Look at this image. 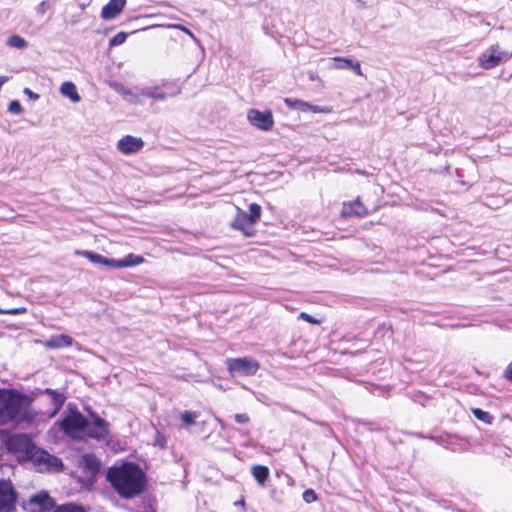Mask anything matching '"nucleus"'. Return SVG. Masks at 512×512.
I'll return each mask as SVG.
<instances>
[{
    "instance_id": "nucleus-1",
    "label": "nucleus",
    "mask_w": 512,
    "mask_h": 512,
    "mask_svg": "<svg viewBox=\"0 0 512 512\" xmlns=\"http://www.w3.org/2000/svg\"><path fill=\"white\" fill-rule=\"evenodd\" d=\"M32 399L15 390L0 391V426L25 422L36 423L38 413L32 406Z\"/></svg>"
},
{
    "instance_id": "nucleus-2",
    "label": "nucleus",
    "mask_w": 512,
    "mask_h": 512,
    "mask_svg": "<svg viewBox=\"0 0 512 512\" xmlns=\"http://www.w3.org/2000/svg\"><path fill=\"white\" fill-rule=\"evenodd\" d=\"M107 478L114 489L123 497H134L143 490L144 474L133 463L111 467L107 473Z\"/></svg>"
},
{
    "instance_id": "nucleus-3",
    "label": "nucleus",
    "mask_w": 512,
    "mask_h": 512,
    "mask_svg": "<svg viewBox=\"0 0 512 512\" xmlns=\"http://www.w3.org/2000/svg\"><path fill=\"white\" fill-rule=\"evenodd\" d=\"M9 452L15 454L19 460L28 461L36 449L32 439L27 434H14L5 442Z\"/></svg>"
},
{
    "instance_id": "nucleus-4",
    "label": "nucleus",
    "mask_w": 512,
    "mask_h": 512,
    "mask_svg": "<svg viewBox=\"0 0 512 512\" xmlns=\"http://www.w3.org/2000/svg\"><path fill=\"white\" fill-rule=\"evenodd\" d=\"M41 398L46 404L50 405V408L45 411L37 412L38 417L36 423L41 419L46 421L55 417L66 401V395L62 391L53 389H45L41 393Z\"/></svg>"
},
{
    "instance_id": "nucleus-5",
    "label": "nucleus",
    "mask_w": 512,
    "mask_h": 512,
    "mask_svg": "<svg viewBox=\"0 0 512 512\" xmlns=\"http://www.w3.org/2000/svg\"><path fill=\"white\" fill-rule=\"evenodd\" d=\"M57 424L70 437L81 438L85 433L86 418L81 413L71 410Z\"/></svg>"
},
{
    "instance_id": "nucleus-6",
    "label": "nucleus",
    "mask_w": 512,
    "mask_h": 512,
    "mask_svg": "<svg viewBox=\"0 0 512 512\" xmlns=\"http://www.w3.org/2000/svg\"><path fill=\"white\" fill-rule=\"evenodd\" d=\"M225 363L232 376H253L257 373L260 367L257 360L248 357L228 358Z\"/></svg>"
},
{
    "instance_id": "nucleus-7",
    "label": "nucleus",
    "mask_w": 512,
    "mask_h": 512,
    "mask_svg": "<svg viewBox=\"0 0 512 512\" xmlns=\"http://www.w3.org/2000/svg\"><path fill=\"white\" fill-rule=\"evenodd\" d=\"M28 461H31L40 472L59 471L63 467L59 458L37 447Z\"/></svg>"
},
{
    "instance_id": "nucleus-8",
    "label": "nucleus",
    "mask_w": 512,
    "mask_h": 512,
    "mask_svg": "<svg viewBox=\"0 0 512 512\" xmlns=\"http://www.w3.org/2000/svg\"><path fill=\"white\" fill-rule=\"evenodd\" d=\"M510 54L500 49L499 45H493L487 48L478 57V65L483 69H492L501 62L507 61Z\"/></svg>"
},
{
    "instance_id": "nucleus-9",
    "label": "nucleus",
    "mask_w": 512,
    "mask_h": 512,
    "mask_svg": "<svg viewBox=\"0 0 512 512\" xmlns=\"http://www.w3.org/2000/svg\"><path fill=\"white\" fill-rule=\"evenodd\" d=\"M109 435V424L97 415L91 416V421L86 419L84 436L94 439H106Z\"/></svg>"
},
{
    "instance_id": "nucleus-10",
    "label": "nucleus",
    "mask_w": 512,
    "mask_h": 512,
    "mask_svg": "<svg viewBox=\"0 0 512 512\" xmlns=\"http://www.w3.org/2000/svg\"><path fill=\"white\" fill-rule=\"evenodd\" d=\"M247 118L251 125L263 131L271 130L274 125L273 116L270 111L250 109L247 113Z\"/></svg>"
},
{
    "instance_id": "nucleus-11",
    "label": "nucleus",
    "mask_w": 512,
    "mask_h": 512,
    "mask_svg": "<svg viewBox=\"0 0 512 512\" xmlns=\"http://www.w3.org/2000/svg\"><path fill=\"white\" fill-rule=\"evenodd\" d=\"M52 506V499L46 492H40L29 498L24 503V508L29 512H42L50 509Z\"/></svg>"
},
{
    "instance_id": "nucleus-12",
    "label": "nucleus",
    "mask_w": 512,
    "mask_h": 512,
    "mask_svg": "<svg viewBox=\"0 0 512 512\" xmlns=\"http://www.w3.org/2000/svg\"><path fill=\"white\" fill-rule=\"evenodd\" d=\"M15 503V493L12 484L5 480H0V510L9 512Z\"/></svg>"
},
{
    "instance_id": "nucleus-13",
    "label": "nucleus",
    "mask_w": 512,
    "mask_h": 512,
    "mask_svg": "<svg viewBox=\"0 0 512 512\" xmlns=\"http://www.w3.org/2000/svg\"><path fill=\"white\" fill-rule=\"evenodd\" d=\"M144 146V142L141 138L126 135L122 137L118 143L117 148L123 154H132L140 151Z\"/></svg>"
},
{
    "instance_id": "nucleus-14",
    "label": "nucleus",
    "mask_w": 512,
    "mask_h": 512,
    "mask_svg": "<svg viewBox=\"0 0 512 512\" xmlns=\"http://www.w3.org/2000/svg\"><path fill=\"white\" fill-rule=\"evenodd\" d=\"M333 63L330 68L335 70H345L350 69L354 71L355 74L362 76L363 72L361 69V65L358 61H354L353 59L346 57H334L332 58Z\"/></svg>"
},
{
    "instance_id": "nucleus-15",
    "label": "nucleus",
    "mask_w": 512,
    "mask_h": 512,
    "mask_svg": "<svg viewBox=\"0 0 512 512\" xmlns=\"http://www.w3.org/2000/svg\"><path fill=\"white\" fill-rule=\"evenodd\" d=\"M125 5L126 0H109V2L102 8L101 17L104 20H112L121 14Z\"/></svg>"
},
{
    "instance_id": "nucleus-16",
    "label": "nucleus",
    "mask_w": 512,
    "mask_h": 512,
    "mask_svg": "<svg viewBox=\"0 0 512 512\" xmlns=\"http://www.w3.org/2000/svg\"><path fill=\"white\" fill-rule=\"evenodd\" d=\"M75 254L78 256L85 257L93 264L103 265L108 268L115 269V259L107 258L100 254L87 250H76Z\"/></svg>"
},
{
    "instance_id": "nucleus-17",
    "label": "nucleus",
    "mask_w": 512,
    "mask_h": 512,
    "mask_svg": "<svg viewBox=\"0 0 512 512\" xmlns=\"http://www.w3.org/2000/svg\"><path fill=\"white\" fill-rule=\"evenodd\" d=\"M254 223L248 217L246 212L238 210V213L233 221V227L243 231L246 235L251 234L252 226Z\"/></svg>"
},
{
    "instance_id": "nucleus-18",
    "label": "nucleus",
    "mask_w": 512,
    "mask_h": 512,
    "mask_svg": "<svg viewBox=\"0 0 512 512\" xmlns=\"http://www.w3.org/2000/svg\"><path fill=\"white\" fill-rule=\"evenodd\" d=\"M342 214L344 216H363L367 214V209L357 199L349 203H344Z\"/></svg>"
},
{
    "instance_id": "nucleus-19",
    "label": "nucleus",
    "mask_w": 512,
    "mask_h": 512,
    "mask_svg": "<svg viewBox=\"0 0 512 512\" xmlns=\"http://www.w3.org/2000/svg\"><path fill=\"white\" fill-rule=\"evenodd\" d=\"M73 344V339L66 334H60L50 337L45 341V346L48 348H62L68 347Z\"/></svg>"
},
{
    "instance_id": "nucleus-20",
    "label": "nucleus",
    "mask_w": 512,
    "mask_h": 512,
    "mask_svg": "<svg viewBox=\"0 0 512 512\" xmlns=\"http://www.w3.org/2000/svg\"><path fill=\"white\" fill-rule=\"evenodd\" d=\"M144 262V258L141 255H136L133 253H130L126 255L123 259L116 260L115 259V269L120 268H128L140 265Z\"/></svg>"
},
{
    "instance_id": "nucleus-21",
    "label": "nucleus",
    "mask_w": 512,
    "mask_h": 512,
    "mask_svg": "<svg viewBox=\"0 0 512 512\" xmlns=\"http://www.w3.org/2000/svg\"><path fill=\"white\" fill-rule=\"evenodd\" d=\"M60 93L71 100L73 103H78L81 100L76 86L73 82L66 81L60 86Z\"/></svg>"
},
{
    "instance_id": "nucleus-22",
    "label": "nucleus",
    "mask_w": 512,
    "mask_h": 512,
    "mask_svg": "<svg viewBox=\"0 0 512 512\" xmlns=\"http://www.w3.org/2000/svg\"><path fill=\"white\" fill-rule=\"evenodd\" d=\"M139 95L158 101H164L167 99V94L163 92L159 86L145 87L140 90Z\"/></svg>"
},
{
    "instance_id": "nucleus-23",
    "label": "nucleus",
    "mask_w": 512,
    "mask_h": 512,
    "mask_svg": "<svg viewBox=\"0 0 512 512\" xmlns=\"http://www.w3.org/2000/svg\"><path fill=\"white\" fill-rule=\"evenodd\" d=\"M251 473L260 486L265 485V483L268 480L269 475H270V471H269L268 467H266L264 465L252 466Z\"/></svg>"
},
{
    "instance_id": "nucleus-24",
    "label": "nucleus",
    "mask_w": 512,
    "mask_h": 512,
    "mask_svg": "<svg viewBox=\"0 0 512 512\" xmlns=\"http://www.w3.org/2000/svg\"><path fill=\"white\" fill-rule=\"evenodd\" d=\"M81 465L92 474L96 473L100 467L98 459L93 454L83 455Z\"/></svg>"
},
{
    "instance_id": "nucleus-25",
    "label": "nucleus",
    "mask_w": 512,
    "mask_h": 512,
    "mask_svg": "<svg viewBox=\"0 0 512 512\" xmlns=\"http://www.w3.org/2000/svg\"><path fill=\"white\" fill-rule=\"evenodd\" d=\"M115 90L120 93L122 96H124L128 101H130L133 104H141V100L139 98V94L132 93L129 89H126L125 87L121 85H115Z\"/></svg>"
},
{
    "instance_id": "nucleus-26",
    "label": "nucleus",
    "mask_w": 512,
    "mask_h": 512,
    "mask_svg": "<svg viewBox=\"0 0 512 512\" xmlns=\"http://www.w3.org/2000/svg\"><path fill=\"white\" fill-rule=\"evenodd\" d=\"M284 102L289 108L300 110L302 112L308 111V107H309L308 102H304L302 100L292 99V98H285Z\"/></svg>"
},
{
    "instance_id": "nucleus-27",
    "label": "nucleus",
    "mask_w": 512,
    "mask_h": 512,
    "mask_svg": "<svg viewBox=\"0 0 512 512\" xmlns=\"http://www.w3.org/2000/svg\"><path fill=\"white\" fill-rule=\"evenodd\" d=\"M54 512H86L85 509L78 504L68 503L58 506Z\"/></svg>"
},
{
    "instance_id": "nucleus-28",
    "label": "nucleus",
    "mask_w": 512,
    "mask_h": 512,
    "mask_svg": "<svg viewBox=\"0 0 512 512\" xmlns=\"http://www.w3.org/2000/svg\"><path fill=\"white\" fill-rule=\"evenodd\" d=\"M472 413L473 415L480 421L486 423V424H491L492 423V420H493V416L490 415V413L486 412V411H483L479 408H473L472 409Z\"/></svg>"
},
{
    "instance_id": "nucleus-29",
    "label": "nucleus",
    "mask_w": 512,
    "mask_h": 512,
    "mask_svg": "<svg viewBox=\"0 0 512 512\" xmlns=\"http://www.w3.org/2000/svg\"><path fill=\"white\" fill-rule=\"evenodd\" d=\"M7 44L10 47H14V48H18V49H23L27 46L26 40L19 35H13V36L9 37Z\"/></svg>"
},
{
    "instance_id": "nucleus-30",
    "label": "nucleus",
    "mask_w": 512,
    "mask_h": 512,
    "mask_svg": "<svg viewBox=\"0 0 512 512\" xmlns=\"http://www.w3.org/2000/svg\"><path fill=\"white\" fill-rule=\"evenodd\" d=\"M260 216H261V207L256 203L250 204L248 217L251 218V220L254 224L257 222V220L260 218Z\"/></svg>"
},
{
    "instance_id": "nucleus-31",
    "label": "nucleus",
    "mask_w": 512,
    "mask_h": 512,
    "mask_svg": "<svg viewBox=\"0 0 512 512\" xmlns=\"http://www.w3.org/2000/svg\"><path fill=\"white\" fill-rule=\"evenodd\" d=\"M127 39V33L119 32L109 41L111 47L123 44Z\"/></svg>"
},
{
    "instance_id": "nucleus-32",
    "label": "nucleus",
    "mask_w": 512,
    "mask_h": 512,
    "mask_svg": "<svg viewBox=\"0 0 512 512\" xmlns=\"http://www.w3.org/2000/svg\"><path fill=\"white\" fill-rule=\"evenodd\" d=\"M166 27L178 29V30L182 31L183 33L187 34L189 37H191L195 42H198V39L194 36V34L188 28H186L185 26H183L181 24H170V25H167Z\"/></svg>"
},
{
    "instance_id": "nucleus-33",
    "label": "nucleus",
    "mask_w": 512,
    "mask_h": 512,
    "mask_svg": "<svg viewBox=\"0 0 512 512\" xmlns=\"http://www.w3.org/2000/svg\"><path fill=\"white\" fill-rule=\"evenodd\" d=\"M8 111L12 114L19 115L22 113L23 109L19 101L13 100L9 103Z\"/></svg>"
},
{
    "instance_id": "nucleus-34",
    "label": "nucleus",
    "mask_w": 512,
    "mask_h": 512,
    "mask_svg": "<svg viewBox=\"0 0 512 512\" xmlns=\"http://www.w3.org/2000/svg\"><path fill=\"white\" fill-rule=\"evenodd\" d=\"M308 111H311L313 113H321V114H327L332 111L330 107L327 106H317L309 104Z\"/></svg>"
},
{
    "instance_id": "nucleus-35",
    "label": "nucleus",
    "mask_w": 512,
    "mask_h": 512,
    "mask_svg": "<svg viewBox=\"0 0 512 512\" xmlns=\"http://www.w3.org/2000/svg\"><path fill=\"white\" fill-rule=\"evenodd\" d=\"M197 418V414L196 413H193V412H189V411H185L184 413H182L181 415V419L182 421L187 424V425H191L195 422V419Z\"/></svg>"
},
{
    "instance_id": "nucleus-36",
    "label": "nucleus",
    "mask_w": 512,
    "mask_h": 512,
    "mask_svg": "<svg viewBox=\"0 0 512 512\" xmlns=\"http://www.w3.org/2000/svg\"><path fill=\"white\" fill-rule=\"evenodd\" d=\"M50 8V2L48 0H44L36 7V13L38 15H44Z\"/></svg>"
},
{
    "instance_id": "nucleus-37",
    "label": "nucleus",
    "mask_w": 512,
    "mask_h": 512,
    "mask_svg": "<svg viewBox=\"0 0 512 512\" xmlns=\"http://www.w3.org/2000/svg\"><path fill=\"white\" fill-rule=\"evenodd\" d=\"M316 499H317L316 493L312 489H307L304 491L303 500L306 503H312V502L316 501Z\"/></svg>"
},
{
    "instance_id": "nucleus-38",
    "label": "nucleus",
    "mask_w": 512,
    "mask_h": 512,
    "mask_svg": "<svg viewBox=\"0 0 512 512\" xmlns=\"http://www.w3.org/2000/svg\"><path fill=\"white\" fill-rule=\"evenodd\" d=\"M155 445L161 447V448H164L166 446V443H167V440H166V437L161 434L160 432H157L156 433V436H155Z\"/></svg>"
},
{
    "instance_id": "nucleus-39",
    "label": "nucleus",
    "mask_w": 512,
    "mask_h": 512,
    "mask_svg": "<svg viewBox=\"0 0 512 512\" xmlns=\"http://www.w3.org/2000/svg\"><path fill=\"white\" fill-rule=\"evenodd\" d=\"M234 419L239 424H246L250 420L249 416L245 413L235 414Z\"/></svg>"
},
{
    "instance_id": "nucleus-40",
    "label": "nucleus",
    "mask_w": 512,
    "mask_h": 512,
    "mask_svg": "<svg viewBox=\"0 0 512 512\" xmlns=\"http://www.w3.org/2000/svg\"><path fill=\"white\" fill-rule=\"evenodd\" d=\"M300 318L309 322V323H312V324H318L319 321L316 320L315 318H313L311 315L305 313V312H302L300 313Z\"/></svg>"
},
{
    "instance_id": "nucleus-41",
    "label": "nucleus",
    "mask_w": 512,
    "mask_h": 512,
    "mask_svg": "<svg viewBox=\"0 0 512 512\" xmlns=\"http://www.w3.org/2000/svg\"><path fill=\"white\" fill-rule=\"evenodd\" d=\"M24 94L27 95L31 100H38L40 98L39 94L33 92L31 89L29 88H24L23 90Z\"/></svg>"
},
{
    "instance_id": "nucleus-42",
    "label": "nucleus",
    "mask_w": 512,
    "mask_h": 512,
    "mask_svg": "<svg viewBox=\"0 0 512 512\" xmlns=\"http://www.w3.org/2000/svg\"><path fill=\"white\" fill-rule=\"evenodd\" d=\"M25 311H26V309L24 307H20V308H14V309H9V310H3V312L1 314L15 315V314L24 313Z\"/></svg>"
},
{
    "instance_id": "nucleus-43",
    "label": "nucleus",
    "mask_w": 512,
    "mask_h": 512,
    "mask_svg": "<svg viewBox=\"0 0 512 512\" xmlns=\"http://www.w3.org/2000/svg\"><path fill=\"white\" fill-rule=\"evenodd\" d=\"M505 376L507 379L512 381V362L507 366L505 370Z\"/></svg>"
},
{
    "instance_id": "nucleus-44",
    "label": "nucleus",
    "mask_w": 512,
    "mask_h": 512,
    "mask_svg": "<svg viewBox=\"0 0 512 512\" xmlns=\"http://www.w3.org/2000/svg\"><path fill=\"white\" fill-rule=\"evenodd\" d=\"M180 93V89H177L175 92H173L170 96H176Z\"/></svg>"
},
{
    "instance_id": "nucleus-45",
    "label": "nucleus",
    "mask_w": 512,
    "mask_h": 512,
    "mask_svg": "<svg viewBox=\"0 0 512 512\" xmlns=\"http://www.w3.org/2000/svg\"><path fill=\"white\" fill-rule=\"evenodd\" d=\"M159 26H160V25H152V26H150V28H155V27H159ZM145 29H149V27L144 28L143 30H145Z\"/></svg>"
},
{
    "instance_id": "nucleus-46",
    "label": "nucleus",
    "mask_w": 512,
    "mask_h": 512,
    "mask_svg": "<svg viewBox=\"0 0 512 512\" xmlns=\"http://www.w3.org/2000/svg\"><path fill=\"white\" fill-rule=\"evenodd\" d=\"M310 79H311V80H314V79H315V77H314V75H313V74H311V75H310Z\"/></svg>"
},
{
    "instance_id": "nucleus-47",
    "label": "nucleus",
    "mask_w": 512,
    "mask_h": 512,
    "mask_svg": "<svg viewBox=\"0 0 512 512\" xmlns=\"http://www.w3.org/2000/svg\"><path fill=\"white\" fill-rule=\"evenodd\" d=\"M2 312H3V310H2V309H0V313H2Z\"/></svg>"
}]
</instances>
